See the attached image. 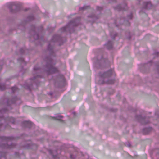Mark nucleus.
Listing matches in <instances>:
<instances>
[{
	"mask_svg": "<svg viewBox=\"0 0 159 159\" xmlns=\"http://www.w3.org/2000/svg\"><path fill=\"white\" fill-rule=\"evenodd\" d=\"M48 49L51 53L53 52V47L51 45V43L48 45Z\"/></svg>",
	"mask_w": 159,
	"mask_h": 159,
	"instance_id": "f8f14e48",
	"label": "nucleus"
},
{
	"mask_svg": "<svg viewBox=\"0 0 159 159\" xmlns=\"http://www.w3.org/2000/svg\"><path fill=\"white\" fill-rule=\"evenodd\" d=\"M15 101H11V102H9L8 101H7V103L8 105H10V104L13 103L15 102Z\"/></svg>",
	"mask_w": 159,
	"mask_h": 159,
	"instance_id": "412c9836",
	"label": "nucleus"
},
{
	"mask_svg": "<svg viewBox=\"0 0 159 159\" xmlns=\"http://www.w3.org/2000/svg\"><path fill=\"white\" fill-rule=\"evenodd\" d=\"M63 116L61 115H58L56 117V119L57 120H61V119L63 118Z\"/></svg>",
	"mask_w": 159,
	"mask_h": 159,
	"instance_id": "4468645a",
	"label": "nucleus"
},
{
	"mask_svg": "<svg viewBox=\"0 0 159 159\" xmlns=\"http://www.w3.org/2000/svg\"><path fill=\"white\" fill-rule=\"evenodd\" d=\"M20 6V4L19 3L13 2L9 4L8 7L11 10L13 8L17 9L19 8Z\"/></svg>",
	"mask_w": 159,
	"mask_h": 159,
	"instance_id": "423d86ee",
	"label": "nucleus"
},
{
	"mask_svg": "<svg viewBox=\"0 0 159 159\" xmlns=\"http://www.w3.org/2000/svg\"><path fill=\"white\" fill-rule=\"evenodd\" d=\"M40 70V68L37 67V66H35L34 68V77L30 79L31 81H34V80L37 77H40V76L37 74Z\"/></svg>",
	"mask_w": 159,
	"mask_h": 159,
	"instance_id": "39448f33",
	"label": "nucleus"
},
{
	"mask_svg": "<svg viewBox=\"0 0 159 159\" xmlns=\"http://www.w3.org/2000/svg\"><path fill=\"white\" fill-rule=\"evenodd\" d=\"M106 46L108 49L111 48L112 47V42L111 41H109L108 43L106 44Z\"/></svg>",
	"mask_w": 159,
	"mask_h": 159,
	"instance_id": "9b49d317",
	"label": "nucleus"
},
{
	"mask_svg": "<svg viewBox=\"0 0 159 159\" xmlns=\"http://www.w3.org/2000/svg\"><path fill=\"white\" fill-rule=\"evenodd\" d=\"M90 17L92 18H93V19H94L95 18H96L95 17V16H93V15H92L91 16H90Z\"/></svg>",
	"mask_w": 159,
	"mask_h": 159,
	"instance_id": "bb28decb",
	"label": "nucleus"
},
{
	"mask_svg": "<svg viewBox=\"0 0 159 159\" xmlns=\"http://www.w3.org/2000/svg\"><path fill=\"white\" fill-rule=\"evenodd\" d=\"M97 9L98 10H100L102 9V7H98Z\"/></svg>",
	"mask_w": 159,
	"mask_h": 159,
	"instance_id": "b1692460",
	"label": "nucleus"
},
{
	"mask_svg": "<svg viewBox=\"0 0 159 159\" xmlns=\"http://www.w3.org/2000/svg\"><path fill=\"white\" fill-rule=\"evenodd\" d=\"M116 34H115V36H116Z\"/></svg>",
	"mask_w": 159,
	"mask_h": 159,
	"instance_id": "72a5a7b5",
	"label": "nucleus"
},
{
	"mask_svg": "<svg viewBox=\"0 0 159 159\" xmlns=\"http://www.w3.org/2000/svg\"><path fill=\"white\" fill-rule=\"evenodd\" d=\"M57 38V36L56 35H54L52 38V42H56L57 41V40L56 39H55Z\"/></svg>",
	"mask_w": 159,
	"mask_h": 159,
	"instance_id": "f3484780",
	"label": "nucleus"
},
{
	"mask_svg": "<svg viewBox=\"0 0 159 159\" xmlns=\"http://www.w3.org/2000/svg\"><path fill=\"white\" fill-rule=\"evenodd\" d=\"M23 125L25 127L30 128L33 126L32 123L30 121H24L23 122Z\"/></svg>",
	"mask_w": 159,
	"mask_h": 159,
	"instance_id": "1a4fd4ad",
	"label": "nucleus"
},
{
	"mask_svg": "<svg viewBox=\"0 0 159 159\" xmlns=\"http://www.w3.org/2000/svg\"><path fill=\"white\" fill-rule=\"evenodd\" d=\"M127 8L126 5H125V7L124 8H122L120 5H119L116 7V9L117 10L119 11H120L121 10H126Z\"/></svg>",
	"mask_w": 159,
	"mask_h": 159,
	"instance_id": "9d476101",
	"label": "nucleus"
},
{
	"mask_svg": "<svg viewBox=\"0 0 159 159\" xmlns=\"http://www.w3.org/2000/svg\"><path fill=\"white\" fill-rule=\"evenodd\" d=\"M50 95H52V93H51V94H50Z\"/></svg>",
	"mask_w": 159,
	"mask_h": 159,
	"instance_id": "f704fd0d",
	"label": "nucleus"
},
{
	"mask_svg": "<svg viewBox=\"0 0 159 159\" xmlns=\"http://www.w3.org/2000/svg\"><path fill=\"white\" fill-rule=\"evenodd\" d=\"M79 23V20H72L68 23L66 26L63 27L61 29V30H62V32H64L67 29L73 28L74 26H77Z\"/></svg>",
	"mask_w": 159,
	"mask_h": 159,
	"instance_id": "7ed1b4c3",
	"label": "nucleus"
},
{
	"mask_svg": "<svg viewBox=\"0 0 159 159\" xmlns=\"http://www.w3.org/2000/svg\"><path fill=\"white\" fill-rule=\"evenodd\" d=\"M139 117H140V118H141V116H139Z\"/></svg>",
	"mask_w": 159,
	"mask_h": 159,
	"instance_id": "7c9ffc66",
	"label": "nucleus"
},
{
	"mask_svg": "<svg viewBox=\"0 0 159 159\" xmlns=\"http://www.w3.org/2000/svg\"><path fill=\"white\" fill-rule=\"evenodd\" d=\"M111 36L112 38L113 39H114V37H113L111 35Z\"/></svg>",
	"mask_w": 159,
	"mask_h": 159,
	"instance_id": "c756f323",
	"label": "nucleus"
},
{
	"mask_svg": "<svg viewBox=\"0 0 159 159\" xmlns=\"http://www.w3.org/2000/svg\"><path fill=\"white\" fill-rule=\"evenodd\" d=\"M53 57L51 55L49 57L45 58V61L46 63L45 71L48 74L54 73L57 71V69L53 66L56 62Z\"/></svg>",
	"mask_w": 159,
	"mask_h": 159,
	"instance_id": "f257e3e1",
	"label": "nucleus"
},
{
	"mask_svg": "<svg viewBox=\"0 0 159 159\" xmlns=\"http://www.w3.org/2000/svg\"><path fill=\"white\" fill-rule=\"evenodd\" d=\"M51 151H49V152L50 153H51Z\"/></svg>",
	"mask_w": 159,
	"mask_h": 159,
	"instance_id": "2f4dec72",
	"label": "nucleus"
},
{
	"mask_svg": "<svg viewBox=\"0 0 159 159\" xmlns=\"http://www.w3.org/2000/svg\"><path fill=\"white\" fill-rule=\"evenodd\" d=\"M3 138L6 139L7 141V144H4L2 147L4 148H11L14 147L15 146L14 144H11L10 145H9V144H10L9 141L12 140L14 138L12 137H10L9 138H6L3 137Z\"/></svg>",
	"mask_w": 159,
	"mask_h": 159,
	"instance_id": "20e7f679",
	"label": "nucleus"
},
{
	"mask_svg": "<svg viewBox=\"0 0 159 159\" xmlns=\"http://www.w3.org/2000/svg\"><path fill=\"white\" fill-rule=\"evenodd\" d=\"M19 61L21 62H24V60L23 58H20L18 59Z\"/></svg>",
	"mask_w": 159,
	"mask_h": 159,
	"instance_id": "aec40b11",
	"label": "nucleus"
},
{
	"mask_svg": "<svg viewBox=\"0 0 159 159\" xmlns=\"http://www.w3.org/2000/svg\"><path fill=\"white\" fill-rule=\"evenodd\" d=\"M88 7L87 6H84L83 7H80V10H84L85 9H86Z\"/></svg>",
	"mask_w": 159,
	"mask_h": 159,
	"instance_id": "6ab92c4d",
	"label": "nucleus"
},
{
	"mask_svg": "<svg viewBox=\"0 0 159 159\" xmlns=\"http://www.w3.org/2000/svg\"><path fill=\"white\" fill-rule=\"evenodd\" d=\"M132 16L131 13L128 16V18L129 19H131L132 18Z\"/></svg>",
	"mask_w": 159,
	"mask_h": 159,
	"instance_id": "4be33fe9",
	"label": "nucleus"
},
{
	"mask_svg": "<svg viewBox=\"0 0 159 159\" xmlns=\"http://www.w3.org/2000/svg\"><path fill=\"white\" fill-rule=\"evenodd\" d=\"M3 156L4 157H5V154H4L3 155Z\"/></svg>",
	"mask_w": 159,
	"mask_h": 159,
	"instance_id": "473e14b6",
	"label": "nucleus"
},
{
	"mask_svg": "<svg viewBox=\"0 0 159 159\" xmlns=\"http://www.w3.org/2000/svg\"><path fill=\"white\" fill-rule=\"evenodd\" d=\"M35 28L34 26H32L31 30V33H33V37L35 39H38L39 38V36L38 34L36 33L35 32Z\"/></svg>",
	"mask_w": 159,
	"mask_h": 159,
	"instance_id": "0eeeda50",
	"label": "nucleus"
},
{
	"mask_svg": "<svg viewBox=\"0 0 159 159\" xmlns=\"http://www.w3.org/2000/svg\"><path fill=\"white\" fill-rule=\"evenodd\" d=\"M70 158L72 159H74L75 157H73L72 155H71L70 156Z\"/></svg>",
	"mask_w": 159,
	"mask_h": 159,
	"instance_id": "a878e982",
	"label": "nucleus"
},
{
	"mask_svg": "<svg viewBox=\"0 0 159 159\" xmlns=\"http://www.w3.org/2000/svg\"><path fill=\"white\" fill-rule=\"evenodd\" d=\"M152 7L151 3L149 2H145L144 3L143 7L145 9H150Z\"/></svg>",
	"mask_w": 159,
	"mask_h": 159,
	"instance_id": "6e6552de",
	"label": "nucleus"
},
{
	"mask_svg": "<svg viewBox=\"0 0 159 159\" xmlns=\"http://www.w3.org/2000/svg\"><path fill=\"white\" fill-rule=\"evenodd\" d=\"M24 87L26 89H30L31 88V86L27 84H24Z\"/></svg>",
	"mask_w": 159,
	"mask_h": 159,
	"instance_id": "a211bd4d",
	"label": "nucleus"
},
{
	"mask_svg": "<svg viewBox=\"0 0 159 159\" xmlns=\"http://www.w3.org/2000/svg\"><path fill=\"white\" fill-rule=\"evenodd\" d=\"M140 122L142 124H147V123H148V122H145V123H143V122H142V121H141V120H139Z\"/></svg>",
	"mask_w": 159,
	"mask_h": 159,
	"instance_id": "393cba45",
	"label": "nucleus"
},
{
	"mask_svg": "<svg viewBox=\"0 0 159 159\" xmlns=\"http://www.w3.org/2000/svg\"><path fill=\"white\" fill-rule=\"evenodd\" d=\"M25 51L24 49H21L20 50V52L21 53H23L25 52Z\"/></svg>",
	"mask_w": 159,
	"mask_h": 159,
	"instance_id": "5701e85b",
	"label": "nucleus"
},
{
	"mask_svg": "<svg viewBox=\"0 0 159 159\" xmlns=\"http://www.w3.org/2000/svg\"><path fill=\"white\" fill-rule=\"evenodd\" d=\"M128 147H130V144H128L127 145Z\"/></svg>",
	"mask_w": 159,
	"mask_h": 159,
	"instance_id": "c85d7f7f",
	"label": "nucleus"
},
{
	"mask_svg": "<svg viewBox=\"0 0 159 159\" xmlns=\"http://www.w3.org/2000/svg\"><path fill=\"white\" fill-rule=\"evenodd\" d=\"M6 86L4 84L0 83V90H3L5 89Z\"/></svg>",
	"mask_w": 159,
	"mask_h": 159,
	"instance_id": "ddd939ff",
	"label": "nucleus"
},
{
	"mask_svg": "<svg viewBox=\"0 0 159 159\" xmlns=\"http://www.w3.org/2000/svg\"><path fill=\"white\" fill-rule=\"evenodd\" d=\"M113 70L111 69L107 72H104L102 74L100 73L101 79L99 82V83L102 84L104 83L107 84L113 83L115 81L114 80L109 78V77L113 74Z\"/></svg>",
	"mask_w": 159,
	"mask_h": 159,
	"instance_id": "f03ea898",
	"label": "nucleus"
},
{
	"mask_svg": "<svg viewBox=\"0 0 159 159\" xmlns=\"http://www.w3.org/2000/svg\"><path fill=\"white\" fill-rule=\"evenodd\" d=\"M2 69V66H1L0 65V70H1Z\"/></svg>",
	"mask_w": 159,
	"mask_h": 159,
	"instance_id": "cd10ccee",
	"label": "nucleus"
},
{
	"mask_svg": "<svg viewBox=\"0 0 159 159\" xmlns=\"http://www.w3.org/2000/svg\"><path fill=\"white\" fill-rule=\"evenodd\" d=\"M1 159H2V158H1Z\"/></svg>",
	"mask_w": 159,
	"mask_h": 159,
	"instance_id": "c9c22d12",
	"label": "nucleus"
},
{
	"mask_svg": "<svg viewBox=\"0 0 159 159\" xmlns=\"http://www.w3.org/2000/svg\"><path fill=\"white\" fill-rule=\"evenodd\" d=\"M33 19H34V17H33V16L31 15L28 17V20L30 21V20H32Z\"/></svg>",
	"mask_w": 159,
	"mask_h": 159,
	"instance_id": "dca6fc26",
	"label": "nucleus"
},
{
	"mask_svg": "<svg viewBox=\"0 0 159 159\" xmlns=\"http://www.w3.org/2000/svg\"><path fill=\"white\" fill-rule=\"evenodd\" d=\"M18 90L17 88L16 87H13L11 88V90L13 93L15 92V91H17Z\"/></svg>",
	"mask_w": 159,
	"mask_h": 159,
	"instance_id": "2eb2a0df",
	"label": "nucleus"
}]
</instances>
